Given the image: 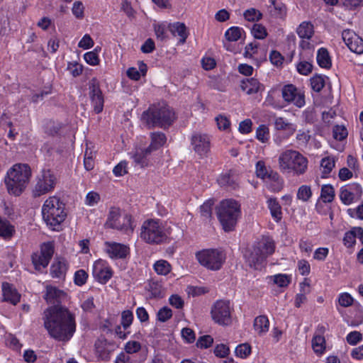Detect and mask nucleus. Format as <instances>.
<instances>
[{
    "mask_svg": "<svg viewBox=\"0 0 363 363\" xmlns=\"http://www.w3.org/2000/svg\"><path fill=\"white\" fill-rule=\"evenodd\" d=\"M274 128L278 130L286 131L287 138L292 135L296 130V125L283 117H278L275 119Z\"/></svg>",
    "mask_w": 363,
    "mask_h": 363,
    "instance_id": "nucleus-27",
    "label": "nucleus"
},
{
    "mask_svg": "<svg viewBox=\"0 0 363 363\" xmlns=\"http://www.w3.org/2000/svg\"><path fill=\"white\" fill-rule=\"evenodd\" d=\"M85 7L80 1H75L72 6V13L77 19H83L84 17Z\"/></svg>",
    "mask_w": 363,
    "mask_h": 363,
    "instance_id": "nucleus-48",
    "label": "nucleus"
},
{
    "mask_svg": "<svg viewBox=\"0 0 363 363\" xmlns=\"http://www.w3.org/2000/svg\"><path fill=\"white\" fill-rule=\"evenodd\" d=\"M168 30L174 37H179V43L184 44L189 35V32L186 25L181 22H174L169 23L167 26Z\"/></svg>",
    "mask_w": 363,
    "mask_h": 363,
    "instance_id": "nucleus-24",
    "label": "nucleus"
},
{
    "mask_svg": "<svg viewBox=\"0 0 363 363\" xmlns=\"http://www.w3.org/2000/svg\"><path fill=\"white\" fill-rule=\"evenodd\" d=\"M316 60L318 65L325 69H330L332 66L331 58L328 50L325 48L318 49Z\"/></svg>",
    "mask_w": 363,
    "mask_h": 363,
    "instance_id": "nucleus-33",
    "label": "nucleus"
},
{
    "mask_svg": "<svg viewBox=\"0 0 363 363\" xmlns=\"http://www.w3.org/2000/svg\"><path fill=\"white\" fill-rule=\"evenodd\" d=\"M241 89L248 95H252L264 90V86L257 79L249 78L241 82Z\"/></svg>",
    "mask_w": 363,
    "mask_h": 363,
    "instance_id": "nucleus-23",
    "label": "nucleus"
},
{
    "mask_svg": "<svg viewBox=\"0 0 363 363\" xmlns=\"http://www.w3.org/2000/svg\"><path fill=\"white\" fill-rule=\"evenodd\" d=\"M168 232L159 219H147L140 229L141 239L148 244L159 245L166 241Z\"/></svg>",
    "mask_w": 363,
    "mask_h": 363,
    "instance_id": "nucleus-7",
    "label": "nucleus"
},
{
    "mask_svg": "<svg viewBox=\"0 0 363 363\" xmlns=\"http://www.w3.org/2000/svg\"><path fill=\"white\" fill-rule=\"evenodd\" d=\"M113 272L107 261L99 259L92 265V276L101 284H106L113 277Z\"/></svg>",
    "mask_w": 363,
    "mask_h": 363,
    "instance_id": "nucleus-15",
    "label": "nucleus"
},
{
    "mask_svg": "<svg viewBox=\"0 0 363 363\" xmlns=\"http://www.w3.org/2000/svg\"><path fill=\"white\" fill-rule=\"evenodd\" d=\"M232 311L229 301H217L211 308V318L215 323L220 325H228L231 323Z\"/></svg>",
    "mask_w": 363,
    "mask_h": 363,
    "instance_id": "nucleus-13",
    "label": "nucleus"
},
{
    "mask_svg": "<svg viewBox=\"0 0 363 363\" xmlns=\"http://www.w3.org/2000/svg\"><path fill=\"white\" fill-rule=\"evenodd\" d=\"M253 327L259 335H263L269 330V320L266 315L257 316L254 320Z\"/></svg>",
    "mask_w": 363,
    "mask_h": 363,
    "instance_id": "nucleus-30",
    "label": "nucleus"
},
{
    "mask_svg": "<svg viewBox=\"0 0 363 363\" xmlns=\"http://www.w3.org/2000/svg\"><path fill=\"white\" fill-rule=\"evenodd\" d=\"M272 6H273L274 10L277 11V15L279 18H284L286 14V8L280 0H269Z\"/></svg>",
    "mask_w": 363,
    "mask_h": 363,
    "instance_id": "nucleus-58",
    "label": "nucleus"
},
{
    "mask_svg": "<svg viewBox=\"0 0 363 363\" xmlns=\"http://www.w3.org/2000/svg\"><path fill=\"white\" fill-rule=\"evenodd\" d=\"M256 138L264 143L269 139V129L266 125H260L256 130Z\"/></svg>",
    "mask_w": 363,
    "mask_h": 363,
    "instance_id": "nucleus-46",
    "label": "nucleus"
},
{
    "mask_svg": "<svg viewBox=\"0 0 363 363\" xmlns=\"http://www.w3.org/2000/svg\"><path fill=\"white\" fill-rule=\"evenodd\" d=\"M32 263L36 270L40 271L48 267L50 259L41 255L40 252H34L31 256Z\"/></svg>",
    "mask_w": 363,
    "mask_h": 363,
    "instance_id": "nucleus-36",
    "label": "nucleus"
},
{
    "mask_svg": "<svg viewBox=\"0 0 363 363\" xmlns=\"http://www.w3.org/2000/svg\"><path fill=\"white\" fill-rule=\"evenodd\" d=\"M296 33L301 38L299 47L304 50H313L315 43L313 40L314 26L311 21H303L296 28Z\"/></svg>",
    "mask_w": 363,
    "mask_h": 363,
    "instance_id": "nucleus-14",
    "label": "nucleus"
},
{
    "mask_svg": "<svg viewBox=\"0 0 363 363\" xmlns=\"http://www.w3.org/2000/svg\"><path fill=\"white\" fill-rule=\"evenodd\" d=\"M346 340L350 345H356L362 340V335L358 331H352L346 336Z\"/></svg>",
    "mask_w": 363,
    "mask_h": 363,
    "instance_id": "nucleus-60",
    "label": "nucleus"
},
{
    "mask_svg": "<svg viewBox=\"0 0 363 363\" xmlns=\"http://www.w3.org/2000/svg\"><path fill=\"white\" fill-rule=\"evenodd\" d=\"M299 249L301 252L309 255L313 250V243L312 241L308 238H302L300 239L298 243Z\"/></svg>",
    "mask_w": 363,
    "mask_h": 363,
    "instance_id": "nucleus-57",
    "label": "nucleus"
},
{
    "mask_svg": "<svg viewBox=\"0 0 363 363\" xmlns=\"http://www.w3.org/2000/svg\"><path fill=\"white\" fill-rule=\"evenodd\" d=\"M362 196V189L359 184L353 183L340 189V199L345 205H350L358 201Z\"/></svg>",
    "mask_w": 363,
    "mask_h": 363,
    "instance_id": "nucleus-16",
    "label": "nucleus"
},
{
    "mask_svg": "<svg viewBox=\"0 0 363 363\" xmlns=\"http://www.w3.org/2000/svg\"><path fill=\"white\" fill-rule=\"evenodd\" d=\"M252 34L257 39H264L267 35V32L264 26L262 24L255 23L252 28Z\"/></svg>",
    "mask_w": 363,
    "mask_h": 363,
    "instance_id": "nucleus-52",
    "label": "nucleus"
},
{
    "mask_svg": "<svg viewBox=\"0 0 363 363\" xmlns=\"http://www.w3.org/2000/svg\"><path fill=\"white\" fill-rule=\"evenodd\" d=\"M44 325L50 335L56 340H65L68 335V311L55 305L45 312Z\"/></svg>",
    "mask_w": 363,
    "mask_h": 363,
    "instance_id": "nucleus-1",
    "label": "nucleus"
},
{
    "mask_svg": "<svg viewBox=\"0 0 363 363\" xmlns=\"http://www.w3.org/2000/svg\"><path fill=\"white\" fill-rule=\"evenodd\" d=\"M269 279L279 287H286L291 282V277L285 274H278L269 277Z\"/></svg>",
    "mask_w": 363,
    "mask_h": 363,
    "instance_id": "nucleus-42",
    "label": "nucleus"
},
{
    "mask_svg": "<svg viewBox=\"0 0 363 363\" xmlns=\"http://www.w3.org/2000/svg\"><path fill=\"white\" fill-rule=\"evenodd\" d=\"M343 41L348 48L357 54L363 53V40L351 30H345L342 33Z\"/></svg>",
    "mask_w": 363,
    "mask_h": 363,
    "instance_id": "nucleus-21",
    "label": "nucleus"
},
{
    "mask_svg": "<svg viewBox=\"0 0 363 363\" xmlns=\"http://www.w3.org/2000/svg\"><path fill=\"white\" fill-rule=\"evenodd\" d=\"M96 152L89 148H86L84 152V165L87 170H91L94 167V158Z\"/></svg>",
    "mask_w": 363,
    "mask_h": 363,
    "instance_id": "nucleus-43",
    "label": "nucleus"
},
{
    "mask_svg": "<svg viewBox=\"0 0 363 363\" xmlns=\"http://www.w3.org/2000/svg\"><path fill=\"white\" fill-rule=\"evenodd\" d=\"M281 97L288 105H293L301 108L306 105L305 92L292 84L283 86L281 88Z\"/></svg>",
    "mask_w": 363,
    "mask_h": 363,
    "instance_id": "nucleus-12",
    "label": "nucleus"
},
{
    "mask_svg": "<svg viewBox=\"0 0 363 363\" xmlns=\"http://www.w3.org/2000/svg\"><path fill=\"white\" fill-rule=\"evenodd\" d=\"M329 254V249L328 247H318L313 253V259L319 262L325 260Z\"/></svg>",
    "mask_w": 363,
    "mask_h": 363,
    "instance_id": "nucleus-64",
    "label": "nucleus"
},
{
    "mask_svg": "<svg viewBox=\"0 0 363 363\" xmlns=\"http://www.w3.org/2000/svg\"><path fill=\"white\" fill-rule=\"evenodd\" d=\"M335 166V158L333 156H325L320 162V167L323 177H327Z\"/></svg>",
    "mask_w": 363,
    "mask_h": 363,
    "instance_id": "nucleus-32",
    "label": "nucleus"
},
{
    "mask_svg": "<svg viewBox=\"0 0 363 363\" xmlns=\"http://www.w3.org/2000/svg\"><path fill=\"white\" fill-rule=\"evenodd\" d=\"M201 265L212 271L219 270L225 261V253L218 249H206L196 254Z\"/></svg>",
    "mask_w": 363,
    "mask_h": 363,
    "instance_id": "nucleus-11",
    "label": "nucleus"
},
{
    "mask_svg": "<svg viewBox=\"0 0 363 363\" xmlns=\"http://www.w3.org/2000/svg\"><path fill=\"white\" fill-rule=\"evenodd\" d=\"M353 297L347 292L340 293L337 297V303L340 306L343 308H347L353 304Z\"/></svg>",
    "mask_w": 363,
    "mask_h": 363,
    "instance_id": "nucleus-49",
    "label": "nucleus"
},
{
    "mask_svg": "<svg viewBox=\"0 0 363 363\" xmlns=\"http://www.w3.org/2000/svg\"><path fill=\"white\" fill-rule=\"evenodd\" d=\"M235 352L237 357L245 359L250 355L252 347L248 343L240 344L236 347Z\"/></svg>",
    "mask_w": 363,
    "mask_h": 363,
    "instance_id": "nucleus-47",
    "label": "nucleus"
},
{
    "mask_svg": "<svg viewBox=\"0 0 363 363\" xmlns=\"http://www.w3.org/2000/svg\"><path fill=\"white\" fill-rule=\"evenodd\" d=\"M145 289L150 298H160L163 296L164 289L162 284L158 281H149Z\"/></svg>",
    "mask_w": 363,
    "mask_h": 363,
    "instance_id": "nucleus-34",
    "label": "nucleus"
},
{
    "mask_svg": "<svg viewBox=\"0 0 363 363\" xmlns=\"http://www.w3.org/2000/svg\"><path fill=\"white\" fill-rule=\"evenodd\" d=\"M150 144L147 148L152 152L162 147L165 144L167 138L162 132H154L150 134Z\"/></svg>",
    "mask_w": 363,
    "mask_h": 363,
    "instance_id": "nucleus-29",
    "label": "nucleus"
},
{
    "mask_svg": "<svg viewBox=\"0 0 363 363\" xmlns=\"http://www.w3.org/2000/svg\"><path fill=\"white\" fill-rule=\"evenodd\" d=\"M191 144L195 152L201 157H206L211 148L209 138L203 133H195L191 136Z\"/></svg>",
    "mask_w": 363,
    "mask_h": 363,
    "instance_id": "nucleus-19",
    "label": "nucleus"
},
{
    "mask_svg": "<svg viewBox=\"0 0 363 363\" xmlns=\"http://www.w3.org/2000/svg\"><path fill=\"white\" fill-rule=\"evenodd\" d=\"M88 279V274L84 269H79L74 274V282L81 286L84 285Z\"/></svg>",
    "mask_w": 363,
    "mask_h": 363,
    "instance_id": "nucleus-56",
    "label": "nucleus"
},
{
    "mask_svg": "<svg viewBox=\"0 0 363 363\" xmlns=\"http://www.w3.org/2000/svg\"><path fill=\"white\" fill-rule=\"evenodd\" d=\"M174 118L172 109L164 106L160 108H150L143 113L141 120L149 128H164L170 125Z\"/></svg>",
    "mask_w": 363,
    "mask_h": 363,
    "instance_id": "nucleus-6",
    "label": "nucleus"
},
{
    "mask_svg": "<svg viewBox=\"0 0 363 363\" xmlns=\"http://www.w3.org/2000/svg\"><path fill=\"white\" fill-rule=\"evenodd\" d=\"M320 198L324 203H330L335 198V190L332 185L326 184L321 187Z\"/></svg>",
    "mask_w": 363,
    "mask_h": 363,
    "instance_id": "nucleus-41",
    "label": "nucleus"
},
{
    "mask_svg": "<svg viewBox=\"0 0 363 363\" xmlns=\"http://www.w3.org/2000/svg\"><path fill=\"white\" fill-rule=\"evenodd\" d=\"M298 72L303 75L309 74L313 69V65L306 61H301L296 65Z\"/></svg>",
    "mask_w": 363,
    "mask_h": 363,
    "instance_id": "nucleus-63",
    "label": "nucleus"
},
{
    "mask_svg": "<svg viewBox=\"0 0 363 363\" xmlns=\"http://www.w3.org/2000/svg\"><path fill=\"white\" fill-rule=\"evenodd\" d=\"M217 214L224 230L231 231L240 217V205L235 200L225 199L220 202Z\"/></svg>",
    "mask_w": 363,
    "mask_h": 363,
    "instance_id": "nucleus-8",
    "label": "nucleus"
},
{
    "mask_svg": "<svg viewBox=\"0 0 363 363\" xmlns=\"http://www.w3.org/2000/svg\"><path fill=\"white\" fill-rule=\"evenodd\" d=\"M57 179L50 169H43L35 177V184L32 189L34 198L40 197L52 191L56 186Z\"/></svg>",
    "mask_w": 363,
    "mask_h": 363,
    "instance_id": "nucleus-10",
    "label": "nucleus"
},
{
    "mask_svg": "<svg viewBox=\"0 0 363 363\" xmlns=\"http://www.w3.org/2000/svg\"><path fill=\"white\" fill-rule=\"evenodd\" d=\"M150 153L151 151L149 150L147 147L145 149L136 150L132 157L136 164L141 167H145L147 165V157Z\"/></svg>",
    "mask_w": 363,
    "mask_h": 363,
    "instance_id": "nucleus-38",
    "label": "nucleus"
},
{
    "mask_svg": "<svg viewBox=\"0 0 363 363\" xmlns=\"http://www.w3.org/2000/svg\"><path fill=\"white\" fill-rule=\"evenodd\" d=\"M45 299L50 303H58L66 297V294L55 286H48L44 296Z\"/></svg>",
    "mask_w": 363,
    "mask_h": 363,
    "instance_id": "nucleus-26",
    "label": "nucleus"
},
{
    "mask_svg": "<svg viewBox=\"0 0 363 363\" xmlns=\"http://www.w3.org/2000/svg\"><path fill=\"white\" fill-rule=\"evenodd\" d=\"M274 250L275 244L272 238L262 237L255 244L252 251L248 255H245V257L250 267L259 269L267 257L272 255Z\"/></svg>",
    "mask_w": 363,
    "mask_h": 363,
    "instance_id": "nucleus-5",
    "label": "nucleus"
},
{
    "mask_svg": "<svg viewBox=\"0 0 363 363\" xmlns=\"http://www.w3.org/2000/svg\"><path fill=\"white\" fill-rule=\"evenodd\" d=\"M15 233L13 225L9 220L0 217V237L4 239H10Z\"/></svg>",
    "mask_w": 363,
    "mask_h": 363,
    "instance_id": "nucleus-37",
    "label": "nucleus"
},
{
    "mask_svg": "<svg viewBox=\"0 0 363 363\" xmlns=\"http://www.w3.org/2000/svg\"><path fill=\"white\" fill-rule=\"evenodd\" d=\"M217 181L220 186L230 189H235L238 186V176L231 172L220 174Z\"/></svg>",
    "mask_w": 363,
    "mask_h": 363,
    "instance_id": "nucleus-25",
    "label": "nucleus"
},
{
    "mask_svg": "<svg viewBox=\"0 0 363 363\" xmlns=\"http://www.w3.org/2000/svg\"><path fill=\"white\" fill-rule=\"evenodd\" d=\"M312 196V191L310 186L308 185H301L296 194V197L298 199L306 202L309 201V199Z\"/></svg>",
    "mask_w": 363,
    "mask_h": 363,
    "instance_id": "nucleus-44",
    "label": "nucleus"
},
{
    "mask_svg": "<svg viewBox=\"0 0 363 363\" xmlns=\"http://www.w3.org/2000/svg\"><path fill=\"white\" fill-rule=\"evenodd\" d=\"M55 251V245L52 241L45 242L41 244L40 252L50 260L52 259Z\"/></svg>",
    "mask_w": 363,
    "mask_h": 363,
    "instance_id": "nucleus-45",
    "label": "nucleus"
},
{
    "mask_svg": "<svg viewBox=\"0 0 363 363\" xmlns=\"http://www.w3.org/2000/svg\"><path fill=\"white\" fill-rule=\"evenodd\" d=\"M325 332V327L319 325L311 340L312 349L317 356L323 355L326 351V341L324 337Z\"/></svg>",
    "mask_w": 363,
    "mask_h": 363,
    "instance_id": "nucleus-22",
    "label": "nucleus"
},
{
    "mask_svg": "<svg viewBox=\"0 0 363 363\" xmlns=\"http://www.w3.org/2000/svg\"><path fill=\"white\" fill-rule=\"evenodd\" d=\"M133 320V313L131 311L126 310L122 312L121 324L125 330L131 325Z\"/></svg>",
    "mask_w": 363,
    "mask_h": 363,
    "instance_id": "nucleus-54",
    "label": "nucleus"
},
{
    "mask_svg": "<svg viewBox=\"0 0 363 363\" xmlns=\"http://www.w3.org/2000/svg\"><path fill=\"white\" fill-rule=\"evenodd\" d=\"M84 60L89 65H91V66L98 65L100 62V59L99 57V54L96 51V49H94L92 51L86 52L84 55Z\"/></svg>",
    "mask_w": 363,
    "mask_h": 363,
    "instance_id": "nucleus-51",
    "label": "nucleus"
},
{
    "mask_svg": "<svg viewBox=\"0 0 363 363\" xmlns=\"http://www.w3.org/2000/svg\"><path fill=\"white\" fill-rule=\"evenodd\" d=\"M42 215L50 229L60 231L67 216L66 204L57 196H50L42 206Z\"/></svg>",
    "mask_w": 363,
    "mask_h": 363,
    "instance_id": "nucleus-2",
    "label": "nucleus"
},
{
    "mask_svg": "<svg viewBox=\"0 0 363 363\" xmlns=\"http://www.w3.org/2000/svg\"><path fill=\"white\" fill-rule=\"evenodd\" d=\"M213 206V201L212 200H208V201L204 202L203 204L201 206L200 213H201V216L204 219H208L211 216Z\"/></svg>",
    "mask_w": 363,
    "mask_h": 363,
    "instance_id": "nucleus-55",
    "label": "nucleus"
},
{
    "mask_svg": "<svg viewBox=\"0 0 363 363\" xmlns=\"http://www.w3.org/2000/svg\"><path fill=\"white\" fill-rule=\"evenodd\" d=\"M65 266L60 262L53 263L50 267V273L52 277L60 278L65 275Z\"/></svg>",
    "mask_w": 363,
    "mask_h": 363,
    "instance_id": "nucleus-53",
    "label": "nucleus"
},
{
    "mask_svg": "<svg viewBox=\"0 0 363 363\" xmlns=\"http://www.w3.org/2000/svg\"><path fill=\"white\" fill-rule=\"evenodd\" d=\"M256 174L258 177L262 179L272 178L275 179L279 177L278 174L276 172L271 171L269 173V170L262 161H258L256 164Z\"/></svg>",
    "mask_w": 363,
    "mask_h": 363,
    "instance_id": "nucleus-35",
    "label": "nucleus"
},
{
    "mask_svg": "<svg viewBox=\"0 0 363 363\" xmlns=\"http://www.w3.org/2000/svg\"><path fill=\"white\" fill-rule=\"evenodd\" d=\"M2 291L4 301L16 305L20 301V295L15 289L8 283H3Z\"/></svg>",
    "mask_w": 363,
    "mask_h": 363,
    "instance_id": "nucleus-28",
    "label": "nucleus"
},
{
    "mask_svg": "<svg viewBox=\"0 0 363 363\" xmlns=\"http://www.w3.org/2000/svg\"><path fill=\"white\" fill-rule=\"evenodd\" d=\"M89 97L94 111L99 113L103 111L104 97L99 88V83L96 78H93L89 82Z\"/></svg>",
    "mask_w": 363,
    "mask_h": 363,
    "instance_id": "nucleus-18",
    "label": "nucleus"
},
{
    "mask_svg": "<svg viewBox=\"0 0 363 363\" xmlns=\"http://www.w3.org/2000/svg\"><path fill=\"white\" fill-rule=\"evenodd\" d=\"M311 89L316 91H320L325 86V79L323 76L315 75L310 79Z\"/></svg>",
    "mask_w": 363,
    "mask_h": 363,
    "instance_id": "nucleus-50",
    "label": "nucleus"
},
{
    "mask_svg": "<svg viewBox=\"0 0 363 363\" xmlns=\"http://www.w3.org/2000/svg\"><path fill=\"white\" fill-rule=\"evenodd\" d=\"M94 347L98 358L107 361L110 359L112 352L118 348V345L113 341H108L104 337H99L95 342Z\"/></svg>",
    "mask_w": 363,
    "mask_h": 363,
    "instance_id": "nucleus-17",
    "label": "nucleus"
},
{
    "mask_svg": "<svg viewBox=\"0 0 363 363\" xmlns=\"http://www.w3.org/2000/svg\"><path fill=\"white\" fill-rule=\"evenodd\" d=\"M153 268L157 274L163 276L168 274L172 270L170 264L164 259H160L155 262Z\"/></svg>",
    "mask_w": 363,
    "mask_h": 363,
    "instance_id": "nucleus-40",
    "label": "nucleus"
},
{
    "mask_svg": "<svg viewBox=\"0 0 363 363\" xmlns=\"http://www.w3.org/2000/svg\"><path fill=\"white\" fill-rule=\"evenodd\" d=\"M124 350L128 354H134L141 350V344L136 340H129L125 343Z\"/></svg>",
    "mask_w": 363,
    "mask_h": 363,
    "instance_id": "nucleus-59",
    "label": "nucleus"
},
{
    "mask_svg": "<svg viewBox=\"0 0 363 363\" xmlns=\"http://www.w3.org/2000/svg\"><path fill=\"white\" fill-rule=\"evenodd\" d=\"M106 225L108 228L123 231L127 234L132 233L135 228L131 216L125 213H122L121 210L116 207L110 208Z\"/></svg>",
    "mask_w": 363,
    "mask_h": 363,
    "instance_id": "nucleus-9",
    "label": "nucleus"
},
{
    "mask_svg": "<svg viewBox=\"0 0 363 363\" xmlns=\"http://www.w3.org/2000/svg\"><path fill=\"white\" fill-rule=\"evenodd\" d=\"M218 128L222 130H228L230 127V121L229 118L224 115H219L216 118Z\"/></svg>",
    "mask_w": 363,
    "mask_h": 363,
    "instance_id": "nucleus-61",
    "label": "nucleus"
},
{
    "mask_svg": "<svg viewBox=\"0 0 363 363\" xmlns=\"http://www.w3.org/2000/svg\"><path fill=\"white\" fill-rule=\"evenodd\" d=\"M333 137L337 140H342L347 136V130L343 125H335L333 128Z\"/></svg>",
    "mask_w": 363,
    "mask_h": 363,
    "instance_id": "nucleus-62",
    "label": "nucleus"
},
{
    "mask_svg": "<svg viewBox=\"0 0 363 363\" xmlns=\"http://www.w3.org/2000/svg\"><path fill=\"white\" fill-rule=\"evenodd\" d=\"M245 32L242 28L233 26L225 33V38L229 42H235L242 38Z\"/></svg>",
    "mask_w": 363,
    "mask_h": 363,
    "instance_id": "nucleus-39",
    "label": "nucleus"
},
{
    "mask_svg": "<svg viewBox=\"0 0 363 363\" xmlns=\"http://www.w3.org/2000/svg\"><path fill=\"white\" fill-rule=\"evenodd\" d=\"M308 159L300 152L289 149L282 151L278 157V167L283 174L300 176L308 169Z\"/></svg>",
    "mask_w": 363,
    "mask_h": 363,
    "instance_id": "nucleus-3",
    "label": "nucleus"
},
{
    "mask_svg": "<svg viewBox=\"0 0 363 363\" xmlns=\"http://www.w3.org/2000/svg\"><path fill=\"white\" fill-rule=\"evenodd\" d=\"M31 177V169L27 164H16L7 172L5 184L8 192L19 196L26 188Z\"/></svg>",
    "mask_w": 363,
    "mask_h": 363,
    "instance_id": "nucleus-4",
    "label": "nucleus"
},
{
    "mask_svg": "<svg viewBox=\"0 0 363 363\" xmlns=\"http://www.w3.org/2000/svg\"><path fill=\"white\" fill-rule=\"evenodd\" d=\"M267 207L273 219L279 222L282 218L281 207L276 198H269L267 201Z\"/></svg>",
    "mask_w": 363,
    "mask_h": 363,
    "instance_id": "nucleus-31",
    "label": "nucleus"
},
{
    "mask_svg": "<svg viewBox=\"0 0 363 363\" xmlns=\"http://www.w3.org/2000/svg\"><path fill=\"white\" fill-rule=\"evenodd\" d=\"M129 250V247L124 244L109 241L104 244V251L111 259L125 258Z\"/></svg>",
    "mask_w": 363,
    "mask_h": 363,
    "instance_id": "nucleus-20",
    "label": "nucleus"
}]
</instances>
